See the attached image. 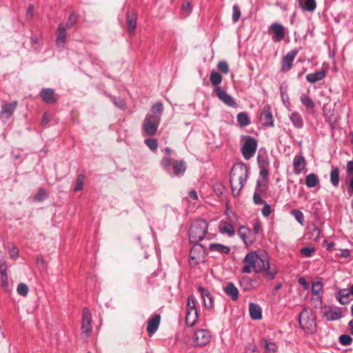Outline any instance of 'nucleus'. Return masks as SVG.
I'll list each match as a JSON object with an SVG mask.
<instances>
[{
  "instance_id": "19",
  "label": "nucleus",
  "mask_w": 353,
  "mask_h": 353,
  "mask_svg": "<svg viewBox=\"0 0 353 353\" xmlns=\"http://www.w3.org/2000/svg\"><path fill=\"white\" fill-rule=\"evenodd\" d=\"M40 97L47 103H54L57 101L54 91L52 88H44L40 92Z\"/></svg>"
},
{
  "instance_id": "43",
  "label": "nucleus",
  "mask_w": 353,
  "mask_h": 353,
  "mask_svg": "<svg viewBox=\"0 0 353 353\" xmlns=\"http://www.w3.org/2000/svg\"><path fill=\"white\" fill-rule=\"evenodd\" d=\"M17 293L19 295H21L23 296H26L28 294V292H29V288H28V286L26 284H25V283H20L17 286Z\"/></svg>"
},
{
  "instance_id": "61",
  "label": "nucleus",
  "mask_w": 353,
  "mask_h": 353,
  "mask_svg": "<svg viewBox=\"0 0 353 353\" xmlns=\"http://www.w3.org/2000/svg\"><path fill=\"white\" fill-rule=\"evenodd\" d=\"M214 192L217 195H221L223 194V188L221 184H216L214 187Z\"/></svg>"
},
{
  "instance_id": "25",
  "label": "nucleus",
  "mask_w": 353,
  "mask_h": 353,
  "mask_svg": "<svg viewBox=\"0 0 353 353\" xmlns=\"http://www.w3.org/2000/svg\"><path fill=\"white\" fill-rule=\"evenodd\" d=\"M249 313L254 320H260L262 318V311L259 305L250 303L249 305Z\"/></svg>"
},
{
  "instance_id": "30",
  "label": "nucleus",
  "mask_w": 353,
  "mask_h": 353,
  "mask_svg": "<svg viewBox=\"0 0 353 353\" xmlns=\"http://www.w3.org/2000/svg\"><path fill=\"white\" fill-rule=\"evenodd\" d=\"M66 39V31L65 28L62 24H60L57 28V34L56 43L58 46H63Z\"/></svg>"
},
{
  "instance_id": "5",
  "label": "nucleus",
  "mask_w": 353,
  "mask_h": 353,
  "mask_svg": "<svg viewBox=\"0 0 353 353\" xmlns=\"http://www.w3.org/2000/svg\"><path fill=\"white\" fill-rule=\"evenodd\" d=\"M160 121V115L148 114L142 124L143 132L148 136H154L157 131Z\"/></svg>"
},
{
  "instance_id": "63",
  "label": "nucleus",
  "mask_w": 353,
  "mask_h": 353,
  "mask_svg": "<svg viewBox=\"0 0 353 353\" xmlns=\"http://www.w3.org/2000/svg\"><path fill=\"white\" fill-rule=\"evenodd\" d=\"M260 174L264 179L268 178V169L265 167L262 168L260 171Z\"/></svg>"
},
{
  "instance_id": "50",
  "label": "nucleus",
  "mask_w": 353,
  "mask_h": 353,
  "mask_svg": "<svg viewBox=\"0 0 353 353\" xmlns=\"http://www.w3.org/2000/svg\"><path fill=\"white\" fill-rule=\"evenodd\" d=\"M232 20L234 22L238 21L241 17V11L237 5H234L232 7Z\"/></svg>"
},
{
  "instance_id": "10",
  "label": "nucleus",
  "mask_w": 353,
  "mask_h": 353,
  "mask_svg": "<svg viewBox=\"0 0 353 353\" xmlns=\"http://www.w3.org/2000/svg\"><path fill=\"white\" fill-rule=\"evenodd\" d=\"M211 339L210 332L204 329L195 331L193 336V341L196 346H204L208 344Z\"/></svg>"
},
{
  "instance_id": "15",
  "label": "nucleus",
  "mask_w": 353,
  "mask_h": 353,
  "mask_svg": "<svg viewBox=\"0 0 353 353\" xmlns=\"http://www.w3.org/2000/svg\"><path fill=\"white\" fill-rule=\"evenodd\" d=\"M92 315L89 310L85 307L83 310L81 329L84 334H89L92 332Z\"/></svg>"
},
{
  "instance_id": "42",
  "label": "nucleus",
  "mask_w": 353,
  "mask_h": 353,
  "mask_svg": "<svg viewBox=\"0 0 353 353\" xmlns=\"http://www.w3.org/2000/svg\"><path fill=\"white\" fill-rule=\"evenodd\" d=\"M291 214H292L295 219L301 224L303 225L304 221V215L303 212L298 210H292L291 212Z\"/></svg>"
},
{
  "instance_id": "31",
  "label": "nucleus",
  "mask_w": 353,
  "mask_h": 353,
  "mask_svg": "<svg viewBox=\"0 0 353 353\" xmlns=\"http://www.w3.org/2000/svg\"><path fill=\"white\" fill-rule=\"evenodd\" d=\"M290 119L293 125L296 128H302L303 126V121L301 115L298 112H293L290 115Z\"/></svg>"
},
{
  "instance_id": "12",
  "label": "nucleus",
  "mask_w": 353,
  "mask_h": 353,
  "mask_svg": "<svg viewBox=\"0 0 353 353\" xmlns=\"http://www.w3.org/2000/svg\"><path fill=\"white\" fill-rule=\"evenodd\" d=\"M298 54L297 50H292L288 52L281 60V68L282 72H286L290 70L292 68L293 61Z\"/></svg>"
},
{
  "instance_id": "4",
  "label": "nucleus",
  "mask_w": 353,
  "mask_h": 353,
  "mask_svg": "<svg viewBox=\"0 0 353 353\" xmlns=\"http://www.w3.org/2000/svg\"><path fill=\"white\" fill-rule=\"evenodd\" d=\"M299 323L301 328L307 334H314L316 332V316L310 309L305 308L299 314Z\"/></svg>"
},
{
  "instance_id": "6",
  "label": "nucleus",
  "mask_w": 353,
  "mask_h": 353,
  "mask_svg": "<svg viewBox=\"0 0 353 353\" xmlns=\"http://www.w3.org/2000/svg\"><path fill=\"white\" fill-rule=\"evenodd\" d=\"M163 169L168 172L170 165H172L173 174L175 176L183 175L186 170L185 162L183 160L172 161L169 157H163L161 161Z\"/></svg>"
},
{
  "instance_id": "34",
  "label": "nucleus",
  "mask_w": 353,
  "mask_h": 353,
  "mask_svg": "<svg viewBox=\"0 0 353 353\" xmlns=\"http://www.w3.org/2000/svg\"><path fill=\"white\" fill-rule=\"evenodd\" d=\"M319 183V177L315 174H310L305 177V185L308 188H314Z\"/></svg>"
},
{
  "instance_id": "17",
  "label": "nucleus",
  "mask_w": 353,
  "mask_h": 353,
  "mask_svg": "<svg viewBox=\"0 0 353 353\" xmlns=\"http://www.w3.org/2000/svg\"><path fill=\"white\" fill-rule=\"evenodd\" d=\"M261 120L264 125L273 126V119L270 105H266L263 107L261 114Z\"/></svg>"
},
{
  "instance_id": "56",
  "label": "nucleus",
  "mask_w": 353,
  "mask_h": 353,
  "mask_svg": "<svg viewBox=\"0 0 353 353\" xmlns=\"http://www.w3.org/2000/svg\"><path fill=\"white\" fill-rule=\"evenodd\" d=\"M262 196H263L259 195V193H256L254 192V195H253V201H254V204H256V205L264 204L265 201L262 199Z\"/></svg>"
},
{
  "instance_id": "59",
  "label": "nucleus",
  "mask_w": 353,
  "mask_h": 353,
  "mask_svg": "<svg viewBox=\"0 0 353 353\" xmlns=\"http://www.w3.org/2000/svg\"><path fill=\"white\" fill-rule=\"evenodd\" d=\"M347 173L349 176H353V161H350L347 163Z\"/></svg>"
},
{
  "instance_id": "11",
  "label": "nucleus",
  "mask_w": 353,
  "mask_h": 353,
  "mask_svg": "<svg viewBox=\"0 0 353 353\" xmlns=\"http://www.w3.org/2000/svg\"><path fill=\"white\" fill-rule=\"evenodd\" d=\"M321 316L326 321H336L342 317V312L339 307H334L331 306L324 307L321 312Z\"/></svg>"
},
{
  "instance_id": "26",
  "label": "nucleus",
  "mask_w": 353,
  "mask_h": 353,
  "mask_svg": "<svg viewBox=\"0 0 353 353\" xmlns=\"http://www.w3.org/2000/svg\"><path fill=\"white\" fill-rule=\"evenodd\" d=\"M326 72L325 70H321L314 73H310L306 75V80L310 83H314L323 79L325 77Z\"/></svg>"
},
{
  "instance_id": "28",
  "label": "nucleus",
  "mask_w": 353,
  "mask_h": 353,
  "mask_svg": "<svg viewBox=\"0 0 353 353\" xmlns=\"http://www.w3.org/2000/svg\"><path fill=\"white\" fill-rule=\"evenodd\" d=\"M350 294V289H341L336 294V298L341 305H345L349 302L348 298Z\"/></svg>"
},
{
  "instance_id": "52",
  "label": "nucleus",
  "mask_w": 353,
  "mask_h": 353,
  "mask_svg": "<svg viewBox=\"0 0 353 353\" xmlns=\"http://www.w3.org/2000/svg\"><path fill=\"white\" fill-rule=\"evenodd\" d=\"M9 254L11 259H16L18 257L19 251L13 245L9 247Z\"/></svg>"
},
{
  "instance_id": "8",
  "label": "nucleus",
  "mask_w": 353,
  "mask_h": 353,
  "mask_svg": "<svg viewBox=\"0 0 353 353\" xmlns=\"http://www.w3.org/2000/svg\"><path fill=\"white\" fill-rule=\"evenodd\" d=\"M244 140L241 150L244 159L248 160L253 157L256 152L257 141L250 136H245Z\"/></svg>"
},
{
  "instance_id": "60",
  "label": "nucleus",
  "mask_w": 353,
  "mask_h": 353,
  "mask_svg": "<svg viewBox=\"0 0 353 353\" xmlns=\"http://www.w3.org/2000/svg\"><path fill=\"white\" fill-rule=\"evenodd\" d=\"M245 353H259L257 351V347L255 345L251 344L247 347L245 350Z\"/></svg>"
},
{
  "instance_id": "55",
  "label": "nucleus",
  "mask_w": 353,
  "mask_h": 353,
  "mask_svg": "<svg viewBox=\"0 0 353 353\" xmlns=\"http://www.w3.org/2000/svg\"><path fill=\"white\" fill-rule=\"evenodd\" d=\"M8 267L6 261L1 260L0 261V275L5 276L8 275L7 274Z\"/></svg>"
},
{
  "instance_id": "33",
  "label": "nucleus",
  "mask_w": 353,
  "mask_h": 353,
  "mask_svg": "<svg viewBox=\"0 0 353 353\" xmlns=\"http://www.w3.org/2000/svg\"><path fill=\"white\" fill-rule=\"evenodd\" d=\"M219 231L223 234H227L230 236L234 234V227L226 221H221L219 225Z\"/></svg>"
},
{
  "instance_id": "1",
  "label": "nucleus",
  "mask_w": 353,
  "mask_h": 353,
  "mask_svg": "<svg viewBox=\"0 0 353 353\" xmlns=\"http://www.w3.org/2000/svg\"><path fill=\"white\" fill-rule=\"evenodd\" d=\"M243 262L241 271L245 274H249L252 271L263 273L266 279L273 280L278 272L275 265H270L268 256L264 251L248 253Z\"/></svg>"
},
{
  "instance_id": "48",
  "label": "nucleus",
  "mask_w": 353,
  "mask_h": 353,
  "mask_svg": "<svg viewBox=\"0 0 353 353\" xmlns=\"http://www.w3.org/2000/svg\"><path fill=\"white\" fill-rule=\"evenodd\" d=\"M145 145L151 150H155L158 147V143L155 139H147L145 140Z\"/></svg>"
},
{
  "instance_id": "46",
  "label": "nucleus",
  "mask_w": 353,
  "mask_h": 353,
  "mask_svg": "<svg viewBox=\"0 0 353 353\" xmlns=\"http://www.w3.org/2000/svg\"><path fill=\"white\" fill-rule=\"evenodd\" d=\"M163 111V105L161 102H157L154 103L151 108V113L154 114H159L161 116V113Z\"/></svg>"
},
{
  "instance_id": "54",
  "label": "nucleus",
  "mask_w": 353,
  "mask_h": 353,
  "mask_svg": "<svg viewBox=\"0 0 353 353\" xmlns=\"http://www.w3.org/2000/svg\"><path fill=\"white\" fill-rule=\"evenodd\" d=\"M45 195H46V191L44 190L43 188H40L38 190V192L34 196V200L37 201H41L44 199Z\"/></svg>"
},
{
  "instance_id": "3",
  "label": "nucleus",
  "mask_w": 353,
  "mask_h": 353,
  "mask_svg": "<svg viewBox=\"0 0 353 353\" xmlns=\"http://www.w3.org/2000/svg\"><path fill=\"white\" fill-rule=\"evenodd\" d=\"M208 230V223L203 219H196L192 223L189 230V240L192 244L202 241Z\"/></svg>"
},
{
  "instance_id": "53",
  "label": "nucleus",
  "mask_w": 353,
  "mask_h": 353,
  "mask_svg": "<svg viewBox=\"0 0 353 353\" xmlns=\"http://www.w3.org/2000/svg\"><path fill=\"white\" fill-rule=\"evenodd\" d=\"M1 286L6 291H9V283L8 275L1 276Z\"/></svg>"
},
{
  "instance_id": "21",
  "label": "nucleus",
  "mask_w": 353,
  "mask_h": 353,
  "mask_svg": "<svg viewBox=\"0 0 353 353\" xmlns=\"http://www.w3.org/2000/svg\"><path fill=\"white\" fill-rule=\"evenodd\" d=\"M160 319V315L156 314L148 321L147 332L150 336L153 335L157 330Z\"/></svg>"
},
{
  "instance_id": "39",
  "label": "nucleus",
  "mask_w": 353,
  "mask_h": 353,
  "mask_svg": "<svg viewBox=\"0 0 353 353\" xmlns=\"http://www.w3.org/2000/svg\"><path fill=\"white\" fill-rule=\"evenodd\" d=\"M264 343L265 353H276L277 351V346L274 343H270L267 340H263Z\"/></svg>"
},
{
  "instance_id": "32",
  "label": "nucleus",
  "mask_w": 353,
  "mask_h": 353,
  "mask_svg": "<svg viewBox=\"0 0 353 353\" xmlns=\"http://www.w3.org/2000/svg\"><path fill=\"white\" fill-rule=\"evenodd\" d=\"M211 252H217L221 254H228L230 252V248L220 243H211L209 246Z\"/></svg>"
},
{
  "instance_id": "58",
  "label": "nucleus",
  "mask_w": 353,
  "mask_h": 353,
  "mask_svg": "<svg viewBox=\"0 0 353 353\" xmlns=\"http://www.w3.org/2000/svg\"><path fill=\"white\" fill-rule=\"evenodd\" d=\"M271 213V208L270 206L267 204L264 203V206L262 209V214L264 216H268Z\"/></svg>"
},
{
  "instance_id": "41",
  "label": "nucleus",
  "mask_w": 353,
  "mask_h": 353,
  "mask_svg": "<svg viewBox=\"0 0 353 353\" xmlns=\"http://www.w3.org/2000/svg\"><path fill=\"white\" fill-rule=\"evenodd\" d=\"M323 291V283L321 281H316L312 283V292L314 295H319Z\"/></svg>"
},
{
  "instance_id": "16",
  "label": "nucleus",
  "mask_w": 353,
  "mask_h": 353,
  "mask_svg": "<svg viewBox=\"0 0 353 353\" xmlns=\"http://www.w3.org/2000/svg\"><path fill=\"white\" fill-rule=\"evenodd\" d=\"M270 30L273 34L272 40L279 42L285 37V28L280 23H274L270 26Z\"/></svg>"
},
{
  "instance_id": "18",
  "label": "nucleus",
  "mask_w": 353,
  "mask_h": 353,
  "mask_svg": "<svg viewBox=\"0 0 353 353\" xmlns=\"http://www.w3.org/2000/svg\"><path fill=\"white\" fill-rule=\"evenodd\" d=\"M127 18V28L129 34H132L134 33L137 28V13L130 10L126 14Z\"/></svg>"
},
{
  "instance_id": "9",
  "label": "nucleus",
  "mask_w": 353,
  "mask_h": 353,
  "mask_svg": "<svg viewBox=\"0 0 353 353\" xmlns=\"http://www.w3.org/2000/svg\"><path fill=\"white\" fill-rule=\"evenodd\" d=\"M205 251L201 245L196 243L192 247L190 252L189 262L191 266H196L199 263L203 261Z\"/></svg>"
},
{
  "instance_id": "29",
  "label": "nucleus",
  "mask_w": 353,
  "mask_h": 353,
  "mask_svg": "<svg viewBox=\"0 0 353 353\" xmlns=\"http://www.w3.org/2000/svg\"><path fill=\"white\" fill-rule=\"evenodd\" d=\"M300 7L305 11L313 12L316 7L315 0H299Z\"/></svg>"
},
{
  "instance_id": "38",
  "label": "nucleus",
  "mask_w": 353,
  "mask_h": 353,
  "mask_svg": "<svg viewBox=\"0 0 353 353\" xmlns=\"http://www.w3.org/2000/svg\"><path fill=\"white\" fill-rule=\"evenodd\" d=\"M308 229L311 231L310 238L313 240H318L321 234L319 228L315 224H312L308 227Z\"/></svg>"
},
{
  "instance_id": "22",
  "label": "nucleus",
  "mask_w": 353,
  "mask_h": 353,
  "mask_svg": "<svg viewBox=\"0 0 353 353\" xmlns=\"http://www.w3.org/2000/svg\"><path fill=\"white\" fill-rule=\"evenodd\" d=\"M17 104V101H14L10 103L3 105L0 113L1 117L6 119L10 118L15 110Z\"/></svg>"
},
{
  "instance_id": "40",
  "label": "nucleus",
  "mask_w": 353,
  "mask_h": 353,
  "mask_svg": "<svg viewBox=\"0 0 353 353\" xmlns=\"http://www.w3.org/2000/svg\"><path fill=\"white\" fill-rule=\"evenodd\" d=\"M78 18H79V16L76 13H74V12L70 13V16L68 17V21L66 22V24H65L66 28H71L72 27H73L76 24Z\"/></svg>"
},
{
  "instance_id": "13",
  "label": "nucleus",
  "mask_w": 353,
  "mask_h": 353,
  "mask_svg": "<svg viewBox=\"0 0 353 353\" xmlns=\"http://www.w3.org/2000/svg\"><path fill=\"white\" fill-rule=\"evenodd\" d=\"M214 90L217 97L225 104L232 108L237 107V103L234 99L225 90H222L220 87H216Z\"/></svg>"
},
{
  "instance_id": "51",
  "label": "nucleus",
  "mask_w": 353,
  "mask_h": 353,
  "mask_svg": "<svg viewBox=\"0 0 353 353\" xmlns=\"http://www.w3.org/2000/svg\"><path fill=\"white\" fill-rule=\"evenodd\" d=\"M314 248L313 247H305L303 248L300 252L302 255H304L307 257L311 256L312 254L314 252Z\"/></svg>"
},
{
  "instance_id": "2",
  "label": "nucleus",
  "mask_w": 353,
  "mask_h": 353,
  "mask_svg": "<svg viewBox=\"0 0 353 353\" xmlns=\"http://www.w3.org/2000/svg\"><path fill=\"white\" fill-rule=\"evenodd\" d=\"M248 178V169L241 164L234 165L230 172V181L232 194L234 196L239 195Z\"/></svg>"
},
{
  "instance_id": "47",
  "label": "nucleus",
  "mask_w": 353,
  "mask_h": 353,
  "mask_svg": "<svg viewBox=\"0 0 353 353\" xmlns=\"http://www.w3.org/2000/svg\"><path fill=\"white\" fill-rule=\"evenodd\" d=\"M352 342V337L347 334H342L339 336V343L343 345H349Z\"/></svg>"
},
{
  "instance_id": "14",
  "label": "nucleus",
  "mask_w": 353,
  "mask_h": 353,
  "mask_svg": "<svg viewBox=\"0 0 353 353\" xmlns=\"http://www.w3.org/2000/svg\"><path fill=\"white\" fill-rule=\"evenodd\" d=\"M239 237L243 241L246 247L251 245L255 240L252 232L244 226H241L238 230Z\"/></svg>"
},
{
  "instance_id": "35",
  "label": "nucleus",
  "mask_w": 353,
  "mask_h": 353,
  "mask_svg": "<svg viewBox=\"0 0 353 353\" xmlns=\"http://www.w3.org/2000/svg\"><path fill=\"white\" fill-rule=\"evenodd\" d=\"M330 181L333 186L337 187L339 183V170L338 168H332L330 172Z\"/></svg>"
},
{
  "instance_id": "62",
  "label": "nucleus",
  "mask_w": 353,
  "mask_h": 353,
  "mask_svg": "<svg viewBox=\"0 0 353 353\" xmlns=\"http://www.w3.org/2000/svg\"><path fill=\"white\" fill-rule=\"evenodd\" d=\"M49 121H50L49 116H48V114L46 112H45L43 114V117H42L41 124L43 126H45V125H46L48 123Z\"/></svg>"
},
{
  "instance_id": "45",
  "label": "nucleus",
  "mask_w": 353,
  "mask_h": 353,
  "mask_svg": "<svg viewBox=\"0 0 353 353\" xmlns=\"http://www.w3.org/2000/svg\"><path fill=\"white\" fill-rule=\"evenodd\" d=\"M84 183V176L83 174H79L77 176V181H76V186L74 189V192L80 191L83 189Z\"/></svg>"
},
{
  "instance_id": "37",
  "label": "nucleus",
  "mask_w": 353,
  "mask_h": 353,
  "mask_svg": "<svg viewBox=\"0 0 353 353\" xmlns=\"http://www.w3.org/2000/svg\"><path fill=\"white\" fill-rule=\"evenodd\" d=\"M210 81L213 85H218L222 81V77L219 73L213 70L210 73Z\"/></svg>"
},
{
  "instance_id": "27",
  "label": "nucleus",
  "mask_w": 353,
  "mask_h": 353,
  "mask_svg": "<svg viewBox=\"0 0 353 353\" xmlns=\"http://www.w3.org/2000/svg\"><path fill=\"white\" fill-rule=\"evenodd\" d=\"M224 292L228 296L231 297L232 300L236 301L238 299L239 290L234 283H228L224 288Z\"/></svg>"
},
{
  "instance_id": "23",
  "label": "nucleus",
  "mask_w": 353,
  "mask_h": 353,
  "mask_svg": "<svg viewBox=\"0 0 353 353\" xmlns=\"http://www.w3.org/2000/svg\"><path fill=\"white\" fill-rule=\"evenodd\" d=\"M294 172L299 174L305 168L306 161L303 156H295L293 159Z\"/></svg>"
},
{
  "instance_id": "64",
  "label": "nucleus",
  "mask_w": 353,
  "mask_h": 353,
  "mask_svg": "<svg viewBox=\"0 0 353 353\" xmlns=\"http://www.w3.org/2000/svg\"><path fill=\"white\" fill-rule=\"evenodd\" d=\"M182 9L185 11L190 12L191 10V4L189 2L183 3Z\"/></svg>"
},
{
  "instance_id": "36",
  "label": "nucleus",
  "mask_w": 353,
  "mask_h": 353,
  "mask_svg": "<svg viewBox=\"0 0 353 353\" xmlns=\"http://www.w3.org/2000/svg\"><path fill=\"white\" fill-rule=\"evenodd\" d=\"M237 121L241 127H244L250 124L249 117L245 112H240L237 114Z\"/></svg>"
},
{
  "instance_id": "44",
  "label": "nucleus",
  "mask_w": 353,
  "mask_h": 353,
  "mask_svg": "<svg viewBox=\"0 0 353 353\" xmlns=\"http://www.w3.org/2000/svg\"><path fill=\"white\" fill-rule=\"evenodd\" d=\"M256 193H259V195L264 196L268 192V188L266 185H262L260 181H257L256 190L254 191Z\"/></svg>"
},
{
  "instance_id": "57",
  "label": "nucleus",
  "mask_w": 353,
  "mask_h": 353,
  "mask_svg": "<svg viewBox=\"0 0 353 353\" xmlns=\"http://www.w3.org/2000/svg\"><path fill=\"white\" fill-rule=\"evenodd\" d=\"M257 161L261 168L266 167L268 165V160L261 155H258Z\"/></svg>"
},
{
  "instance_id": "24",
  "label": "nucleus",
  "mask_w": 353,
  "mask_h": 353,
  "mask_svg": "<svg viewBox=\"0 0 353 353\" xmlns=\"http://www.w3.org/2000/svg\"><path fill=\"white\" fill-rule=\"evenodd\" d=\"M302 104L305 106L306 112L312 113L314 110V103L312 99L306 94H302L300 97Z\"/></svg>"
},
{
  "instance_id": "7",
  "label": "nucleus",
  "mask_w": 353,
  "mask_h": 353,
  "mask_svg": "<svg viewBox=\"0 0 353 353\" xmlns=\"http://www.w3.org/2000/svg\"><path fill=\"white\" fill-rule=\"evenodd\" d=\"M197 320L198 312L196 307V300L193 296H190L187 301L185 323L188 326L192 327Z\"/></svg>"
},
{
  "instance_id": "49",
  "label": "nucleus",
  "mask_w": 353,
  "mask_h": 353,
  "mask_svg": "<svg viewBox=\"0 0 353 353\" xmlns=\"http://www.w3.org/2000/svg\"><path fill=\"white\" fill-rule=\"evenodd\" d=\"M218 70L223 74H227L229 72V66L226 61H221L217 64Z\"/></svg>"
},
{
  "instance_id": "20",
  "label": "nucleus",
  "mask_w": 353,
  "mask_h": 353,
  "mask_svg": "<svg viewBox=\"0 0 353 353\" xmlns=\"http://www.w3.org/2000/svg\"><path fill=\"white\" fill-rule=\"evenodd\" d=\"M199 292L201 293L203 300L204 307L206 309H212L213 307V298L208 290H205L201 286L198 288Z\"/></svg>"
}]
</instances>
